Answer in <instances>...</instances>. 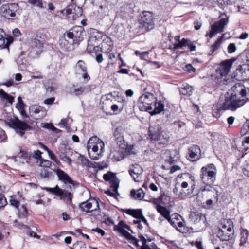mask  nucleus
I'll use <instances>...</instances> for the list:
<instances>
[{
    "label": "nucleus",
    "instance_id": "1",
    "mask_svg": "<svg viewBox=\"0 0 249 249\" xmlns=\"http://www.w3.org/2000/svg\"><path fill=\"white\" fill-rule=\"evenodd\" d=\"M244 86V85L241 83H237L231 87L228 92L225 102L219 107V110H231L234 111L243 106L246 103V99L238 97V94Z\"/></svg>",
    "mask_w": 249,
    "mask_h": 249
},
{
    "label": "nucleus",
    "instance_id": "2",
    "mask_svg": "<svg viewBox=\"0 0 249 249\" xmlns=\"http://www.w3.org/2000/svg\"><path fill=\"white\" fill-rule=\"evenodd\" d=\"M139 102V107L142 109L148 112L151 115L160 113L164 109V105L160 102L157 103L154 95L148 92L140 97Z\"/></svg>",
    "mask_w": 249,
    "mask_h": 249
},
{
    "label": "nucleus",
    "instance_id": "3",
    "mask_svg": "<svg viewBox=\"0 0 249 249\" xmlns=\"http://www.w3.org/2000/svg\"><path fill=\"white\" fill-rule=\"evenodd\" d=\"M83 31L81 27L74 28L71 31L66 32L64 34V36L59 39L60 48L64 51H70L72 43L79 44V42L83 40Z\"/></svg>",
    "mask_w": 249,
    "mask_h": 249
},
{
    "label": "nucleus",
    "instance_id": "4",
    "mask_svg": "<svg viewBox=\"0 0 249 249\" xmlns=\"http://www.w3.org/2000/svg\"><path fill=\"white\" fill-rule=\"evenodd\" d=\"M201 179L204 184L210 186L216 180L217 169L212 163L208 164L201 169Z\"/></svg>",
    "mask_w": 249,
    "mask_h": 249
},
{
    "label": "nucleus",
    "instance_id": "5",
    "mask_svg": "<svg viewBox=\"0 0 249 249\" xmlns=\"http://www.w3.org/2000/svg\"><path fill=\"white\" fill-rule=\"evenodd\" d=\"M148 135L152 141L162 140L163 144L167 143L169 138L167 134L161 130L160 126L157 124L150 125Z\"/></svg>",
    "mask_w": 249,
    "mask_h": 249
},
{
    "label": "nucleus",
    "instance_id": "6",
    "mask_svg": "<svg viewBox=\"0 0 249 249\" xmlns=\"http://www.w3.org/2000/svg\"><path fill=\"white\" fill-rule=\"evenodd\" d=\"M233 223L230 220H225L218 232V237L222 241H229L234 235Z\"/></svg>",
    "mask_w": 249,
    "mask_h": 249
},
{
    "label": "nucleus",
    "instance_id": "7",
    "mask_svg": "<svg viewBox=\"0 0 249 249\" xmlns=\"http://www.w3.org/2000/svg\"><path fill=\"white\" fill-rule=\"evenodd\" d=\"M87 149L89 150L91 149L92 151L96 153L100 149V153H97L95 156H91V159L94 160H97L99 159V155L104 151L105 145L103 141L99 139L97 136L91 137L88 141L87 143Z\"/></svg>",
    "mask_w": 249,
    "mask_h": 249
},
{
    "label": "nucleus",
    "instance_id": "8",
    "mask_svg": "<svg viewBox=\"0 0 249 249\" xmlns=\"http://www.w3.org/2000/svg\"><path fill=\"white\" fill-rule=\"evenodd\" d=\"M18 9L17 3H7L3 4L0 8L1 15L8 19H14L16 18V12Z\"/></svg>",
    "mask_w": 249,
    "mask_h": 249
},
{
    "label": "nucleus",
    "instance_id": "9",
    "mask_svg": "<svg viewBox=\"0 0 249 249\" xmlns=\"http://www.w3.org/2000/svg\"><path fill=\"white\" fill-rule=\"evenodd\" d=\"M6 124L12 128L15 129L20 136H23L26 130L31 129V127L27 123L18 118L6 122Z\"/></svg>",
    "mask_w": 249,
    "mask_h": 249
},
{
    "label": "nucleus",
    "instance_id": "10",
    "mask_svg": "<svg viewBox=\"0 0 249 249\" xmlns=\"http://www.w3.org/2000/svg\"><path fill=\"white\" fill-rule=\"evenodd\" d=\"M178 178H180L182 180H185V181H183L181 184H180V186L182 191L185 192H189V195H190L194 190V184L192 185L191 189H189V184H191L192 182L195 180L194 177L191 175L189 173H184L180 175H178Z\"/></svg>",
    "mask_w": 249,
    "mask_h": 249
},
{
    "label": "nucleus",
    "instance_id": "11",
    "mask_svg": "<svg viewBox=\"0 0 249 249\" xmlns=\"http://www.w3.org/2000/svg\"><path fill=\"white\" fill-rule=\"evenodd\" d=\"M75 76L79 78H90L88 73L86 63L82 60H78L74 67Z\"/></svg>",
    "mask_w": 249,
    "mask_h": 249
},
{
    "label": "nucleus",
    "instance_id": "12",
    "mask_svg": "<svg viewBox=\"0 0 249 249\" xmlns=\"http://www.w3.org/2000/svg\"><path fill=\"white\" fill-rule=\"evenodd\" d=\"M236 59L232 58L222 61L218 69L216 70L217 73L222 77H226L230 72V69Z\"/></svg>",
    "mask_w": 249,
    "mask_h": 249
},
{
    "label": "nucleus",
    "instance_id": "13",
    "mask_svg": "<svg viewBox=\"0 0 249 249\" xmlns=\"http://www.w3.org/2000/svg\"><path fill=\"white\" fill-rule=\"evenodd\" d=\"M228 22V18H222L218 21L212 25L211 30L209 33V36L212 38L218 33H221L224 31L225 25Z\"/></svg>",
    "mask_w": 249,
    "mask_h": 249
},
{
    "label": "nucleus",
    "instance_id": "14",
    "mask_svg": "<svg viewBox=\"0 0 249 249\" xmlns=\"http://www.w3.org/2000/svg\"><path fill=\"white\" fill-rule=\"evenodd\" d=\"M141 21L143 26L147 30H150L154 28V17L152 13L149 11L143 12Z\"/></svg>",
    "mask_w": 249,
    "mask_h": 249
},
{
    "label": "nucleus",
    "instance_id": "15",
    "mask_svg": "<svg viewBox=\"0 0 249 249\" xmlns=\"http://www.w3.org/2000/svg\"><path fill=\"white\" fill-rule=\"evenodd\" d=\"M129 173L135 182H140L142 180L143 169L138 164L131 165L129 168Z\"/></svg>",
    "mask_w": 249,
    "mask_h": 249
},
{
    "label": "nucleus",
    "instance_id": "16",
    "mask_svg": "<svg viewBox=\"0 0 249 249\" xmlns=\"http://www.w3.org/2000/svg\"><path fill=\"white\" fill-rule=\"evenodd\" d=\"M72 2L67 7L66 9L62 11V13L64 14V11H66L67 15L72 14L73 19H75L78 17L82 16L83 10L81 7L77 6L73 2Z\"/></svg>",
    "mask_w": 249,
    "mask_h": 249
},
{
    "label": "nucleus",
    "instance_id": "17",
    "mask_svg": "<svg viewBox=\"0 0 249 249\" xmlns=\"http://www.w3.org/2000/svg\"><path fill=\"white\" fill-rule=\"evenodd\" d=\"M39 38H40V36L37 35L36 37L32 38L30 42L33 51L37 54H40L42 52L44 44L43 41L39 40Z\"/></svg>",
    "mask_w": 249,
    "mask_h": 249
},
{
    "label": "nucleus",
    "instance_id": "18",
    "mask_svg": "<svg viewBox=\"0 0 249 249\" xmlns=\"http://www.w3.org/2000/svg\"><path fill=\"white\" fill-rule=\"evenodd\" d=\"M105 180L109 181L110 187L114 192H117L119 186V179L114 174L108 173L103 176Z\"/></svg>",
    "mask_w": 249,
    "mask_h": 249
},
{
    "label": "nucleus",
    "instance_id": "19",
    "mask_svg": "<svg viewBox=\"0 0 249 249\" xmlns=\"http://www.w3.org/2000/svg\"><path fill=\"white\" fill-rule=\"evenodd\" d=\"M249 78V67L247 65L243 64L239 65L236 68L235 72L233 73L231 78H236V77H246Z\"/></svg>",
    "mask_w": 249,
    "mask_h": 249
},
{
    "label": "nucleus",
    "instance_id": "20",
    "mask_svg": "<svg viewBox=\"0 0 249 249\" xmlns=\"http://www.w3.org/2000/svg\"><path fill=\"white\" fill-rule=\"evenodd\" d=\"M30 112L32 115L38 114L36 119L44 117L46 115V111L43 107L38 105H33L29 108Z\"/></svg>",
    "mask_w": 249,
    "mask_h": 249
},
{
    "label": "nucleus",
    "instance_id": "21",
    "mask_svg": "<svg viewBox=\"0 0 249 249\" xmlns=\"http://www.w3.org/2000/svg\"><path fill=\"white\" fill-rule=\"evenodd\" d=\"M55 173L57 175L59 179L65 184L69 183L70 184L74 185V181L71 179V177L61 169H58L55 171Z\"/></svg>",
    "mask_w": 249,
    "mask_h": 249
},
{
    "label": "nucleus",
    "instance_id": "22",
    "mask_svg": "<svg viewBox=\"0 0 249 249\" xmlns=\"http://www.w3.org/2000/svg\"><path fill=\"white\" fill-rule=\"evenodd\" d=\"M200 149L198 146L193 145L189 149V159L191 161H196L199 157Z\"/></svg>",
    "mask_w": 249,
    "mask_h": 249
},
{
    "label": "nucleus",
    "instance_id": "23",
    "mask_svg": "<svg viewBox=\"0 0 249 249\" xmlns=\"http://www.w3.org/2000/svg\"><path fill=\"white\" fill-rule=\"evenodd\" d=\"M125 149H112L110 152V156L114 161H120L124 158L125 156Z\"/></svg>",
    "mask_w": 249,
    "mask_h": 249
},
{
    "label": "nucleus",
    "instance_id": "24",
    "mask_svg": "<svg viewBox=\"0 0 249 249\" xmlns=\"http://www.w3.org/2000/svg\"><path fill=\"white\" fill-rule=\"evenodd\" d=\"M123 225L125 228H127L128 226L123 223L122 221L119 222V226H115L114 229L118 231L121 234H122L126 239L130 240L131 239H134V236H132L129 232L124 230L121 226Z\"/></svg>",
    "mask_w": 249,
    "mask_h": 249
},
{
    "label": "nucleus",
    "instance_id": "25",
    "mask_svg": "<svg viewBox=\"0 0 249 249\" xmlns=\"http://www.w3.org/2000/svg\"><path fill=\"white\" fill-rule=\"evenodd\" d=\"M189 220L194 224H197L201 221L204 222L205 220V217L196 212H191L189 214Z\"/></svg>",
    "mask_w": 249,
    "mask_h": 249
},
{
    "label": "nucleus",
    "instance_id": "26",
    "mask_svg": "<svg viewBox=\"0 0 249 249\" xmlns=\"http://www.w3.org/2000/svg\"><path fill=\"white\" fill-rule=\"evenodd\" d=\"M0 99L5 104L11 105L14 101V97L7 94L2 89H0Z\"/></svg>",
    "mask_w": 249,
    "mask_h": 249
},
{
    "label": "nucleus",
    "instance_id": "27",
    "mask_svg": "<svg viewBox=\"0 0 249 249\" xmlns=\"http://www.w3.org/2000/svg\"><path fill=\"white\" fill-rule=\"evenodd\" d=\"M96 200V199H90L86 202L81 203L80 208L83 211L88 212L92 205L95 206V202Z\"/></svg>",
    "mask_w": 249,
    "mask_h": 249
},
{
    "label": "nucleus",
    "instance_id": "28",
    "mask_svg": "<svg viewBox=\"0 0 249 249\" xmlns=\"http://www.w3.org/2000/svg\"><path fill=\"white\" fill-rule=\"evenodd\" d=\"M174 193L178 197H180L182 198L187 196L189 195V192H185L182 191L180 186V183L179 182H177L175 184V187L173 189Z\"/></svg>",
    "mask_w": 249,
    "mask_h": 249
},
{
    "label": "nucleus",
    "instance_id": "29",
    "mask_svg": "<svg viewBox=\"0 0 249 249\" xmlns=\"http://www.w3.org/2000/svg\"><path fill=\"white\" fill-rule=\"evenodd\" d=\"M180 93L185 96H190L192 94L193 88L187 83L182 84L179 88Z\"/></svg>",
    "mask_w": 249,
    "mask_h": 249
},
{
    "label": "nucleus",
    "instance_id": "30",
    "mask_svg": "<svg viewBox=\"0 0 249 249\" xmlns=\"http://www.w3.org/2000/svg\"><path fill=\"white\" fill-rule=\"evenodd\" d=\"M131 196L135 199L142 200L145 194L142 188H140L137 190H132L131 191Z\"/></svg>",
    "mask_w": 249,
    "mask_h": 249
},
{
    "label": "nucleus",
    "instance_id": "31",
    "mask_svg": "<svg viewBox=\"0 0 249 249\" xmlns=\"http://www.w3.org/2000/svg\"><path fill=\"white\" fill-rule=\"evenodd\" d=\"M249 232L247 230L242 229L240 232V240L239 246L242 247L247 243Z\"/></svg>",
    "mask_w": 249,
    "mask_h": 249
},
{
    "label": "nucleus",
    "instance_id": "32",
    "mask_svg": "<svg viewBox=\"0 0 249 249\" xmlns=\"http://www.w3.org/2000/svg\"><path fill=\"white\" fill-rule=\"evenodd\" d=\"M156 209L165 219H167L170 216V212L165 207L160 205H157L156 206Z\"/></svg>",
    "mask_w": 249,
    "mask_h": 249
},
{
    "label": "nucleus",
    "instance_id": "33",
    "mask_svg": "<svg viewBox=\"0 0 249 249\" xmlns=\"http://www.w3.org/2000/svg\"><path fill=\"white\" fill-rule=\"evenodd\" d=\"M125 213L127 214L132 215L134 217L137 219H139L142 214V212L140 209H127L125 211Z\"/></svg>",
    "mask_w": 249,
    "mask_h": 249
},
{
    "label": "nucleus",
    "instance_id": "34",
    "mask_svg": "<svg viewBox=\"0 0 249 249\" xmlns=\"http://www.w3.org/2000/svg\"><path fill=\"white\" fill-rule=\"evenodd\" d=\"M95 206L92 205L88 212L91 213L92 215L96 216L100 214V209L99 202L97 200L95 201Z\"/></svg>",
    "mask_w": 249,
    "mask_h": 249
},
{
    "label": "nucleus",
    "instance_id": "35",
    "mask_svg": "<svg viewBox=\"0 0 249 249\" xmlns=\"http://www.w3.org/2000/svg\"><path fill=\"white\" fill-rule=\"evenodd\" d=\"M2 33H3L2 29H0V47H8L9 44L12 42V38H9L7 39V43H5V39L2 34Z\"/></svg>",
    "mask_w": 249,
    "mask_h": 249
},
{
    "label": "nucleus",
    "instance_id": "36",
    "mask_svg": "<svg viewBox=\"0 0 249 249\" xmlns=\"http://www.w3.org/2000/svg\"><path fill=\"white\" fill-rule=\"evenodd\" d=\"M153 84L149 80H144L141 85L142 89L143 91L151 90Z\"/></svg>",
    "mask_w": 249,
    "mask_h": 249
},
{
    "label": "nucleus",
    "instance_id": "37",
    "mask_svg": "<svg viewBox=\"0 0 249 249\" xmlns=\"http://www.w3.org/2000/svg\"><path fill=\"white\" fill-rule=\"evenodd\" d=\"M18 102L16 104V108L20 111L21 114L23 115L25 113L24 104L22 100L21 97H18Z\"/></svg>",
    "mask_w": 249,
    "mask_h": 249
},
{
    "label": "nucleus",
    "instance_id": "38",
    "mask_svg": "<svg viewBox=\"0 0 249 249\" xmlns=\"http://www.w3.org/2000/svg\"><path fill=\"white\" fill-rule=\"evenodd\" d=\"M249 93V88L246 87L245 86L242 88V89H240V91H239L238 94V97H240L241 99H246V101H247V94Z\"/></svg>",
    "mask_w": 249,
    "mask_h": 249
},
{
    "label": "nucleus",
    "instance_id": "39",
    "mask_svg": "<svg viewBox=\"0 0 249 249\" xmlns=\"http://www.w3.org/2000/svg\"><path fill=\"white\" fill-rule=\"evenodd\" d=\"M44 190L55 194L57 196H61L63 194L62 190L60 189L57 185H56L54 188L45 187L44 188Z\"/></svg>",
    "mask_w": 249,
    "mask_h": 249
},
{
    "label": "nucleus",
    "instance_id": "40",
    "mask_svg": "<svg viewBox=\"0 0 249 249\" xmlns=\"http://www.w3.org/2000/svg\"><path fill=\"white\" fill-rule=\"evenodd\" d=\"M72 122V119L70 117H67L66 118L61 119L60 122L59 123L58 125L60 126L61 127H66V128H68V125L71 124Z\"/></svg>",
    "mask_w": 249,
    "mask_h": 249
},
{
    "label": "nucleus",
    "instance_id": "41",
    "mask_svg": "<svg viewBox=\"0 0 249 249\" xmlns=\"http://www.w3.org/2000/svg\"><path fill=\"white\" fill-rule=\"evenodd\" d=\"M84 91V89L82 87H77L74 85L71 88V92L76 96H78L82 94Z\"/></svg>",
    "mask_w": 249,
    "mask_h": 249
},
{
    "label": "nucleus",
    "instance_id": "42",
    "mask_svg": "<svg viewBox=\"0 0 249 249\" xmlns=\"http://www.w3.org/2000/svg\"><path fill=\"white\" fill-rule=\"evenodd\" d=\"M222 38L220 37L211 46V51L209 52L210 54H212L215 50H216L220 46Z\"/></svg>",
    "mask_w": 249,
    "mask_h": 249
},
{
    "label": "nucleus",
    "instance_id": "43",
    "mask_svg": "<svg viewBox=\"0 0 249 249\" xmlns=\"http://www.w3.org/2000/svg\"><path fill=\"white\" fill-rule=\"evenodd\" d=\"M236 0H217V2L221 8H224L226 5H232Z\"/></svg>",
    "mask_w": 249,
    "mask_h": 249
},
{
    "label": "nucleus",
    "instance_id": "44",
    "mask_svg": "<svg viewBox=\"0 0 249 249\" xmlns=\"http://www.w3.org/2000/svg\"><path fill=\"white\" fill-rule=\"evenodd\" d=\"M115 141H116V144L118 147L121 149H125L126 148V145L124 139V137H120V138H118L117 140Z\"/></svg>",
    "mask_w": 249,
    "mask_h": 249
},
{
    "label": "nucleus",
    "instance_id": "45",
    "mask_svg": "<svg viewBox=\"0 0 249 249\" xmlns=\"http://www.w3.org/2000/svg\"><path fill=\"white\" fill-rule=\"evenodd\" d=\"M63 194L61 196H59L61 197V198H67L68 201L70 203H71L72 198V195L71 193L68 192L67 191L63 190Z\"/></svg>",
    "mask_w": 249,
    "mask_h": 249
},
{
    "label": "nucleus",
    "instance_id": "46",
    "mask_svg": "<svg viewBox=\"0 0 249 249\" xmlns=\"http://www.w3.org/2000/svg\"><path fill=\"white\" fill-rule=\"evenodd\" d=\"M42 127L46 128L47 129H51L53 132H55L56 133H58L60 131V130L56 128H55L53 125L51 123H44L42 124Z\"/></svg>",
    "mask_w": 249,
    "mask_h": 249
},
{
    "label": "nucleus",
    "instance_id": "47",
    "mask_svg": "<svg viewBox=\"0 0 249 249\" xmlns=\"http://www.w3.org/2000/svg\"><path fill=\"white\" fill-rule=\"evenodd\" d=\"M85 244L82 241H78L73 245V248L71 249H86Z\"/></svg>",
    "mask_w": 249,
    "mask_h": 249
},
{
    "label": "nucleus",
    "instance_id": "48",
    "mask_svg": "<svg viewBox=\"0 0 249 249\" xmlns=\"http://www.w3.org/2000/svg\"><path fill=\"white\" fill-rule=\"evenodd\" d=\"M111 110L115 112V114H117L118 113H120L123 109V106H119L116 104H113L111 107Z\"/></svg>",
    "mask_w": 249,
    "mask_h": 249
},
{
    "label": "nucleus",
    "instance_id": "49",
    "mask_svg": "<svg viewBox=\"0 0 249 249\" xmlns=\"http://www.w3.org/2000/svg\"><path fill=\"white\" fill-rule=\"evenodd\" d=\"M113 137L114 140H116L118 138H120V137H123V136L122 135V133H121V129L119 128H116L114 130L113 133Z\"/></svg>",
    "mask_w": 249,
    "mask_h": 249
},
{
    "label": "nucleus",
    "instance_id": "50",
    "mask_svg": "<svg viewBox=\"0 0 249 249\" xmlns=\"http://www.w3.org/2000/svg\"><path fill=\"white\" fill-rule=\"evenodd\" d=\"M29 3L39 8H43L41 0H28Z\"/></svg>",
    "mask_w": 249,
    "mask_h": 249
},
{
    "label": "nucleus",
    "instance_id": "51",
    "mask_svg": "<svg viewBox=\"0 0 249 249\" xmlns=\"http://www.w3.org/2000/svg\"><path fill=\"white\" fill-rule=\"evenodd\" d=\"M223 243L222 248L223 249H231L233 247V243L232 241H225Z\"/></svg>",
    "mask_w": 249,
    "mask_h": 249
},
{
    "label": "nucleus",
    "instance_id": "52",
    "mask_svg": "<svg viewBox=\"0 0 249 249\" xmlns=\"http://www.w3.org/2000/svg\"><path fill=\"white\" fill-rule=\"evenodd\" d=\"M7 203V200L2 194H0V208L5 207Z\"/></svg>",
    "mask_w": 249,
    "mask_h": 249
},
{
    "label": "nucleus",
    "instance_id": "53",
    "mask_svg": "<svg viewBox=\"0 0 249 249\" xmlns=\"http://www.w3.org/2000/svg\"><path fill=\"white\" fill-rule=\"evenodd\" d=\"M19 212H20V214H19L20 217H25L28 215L27 210L26 208L23 205L20 208Z\"/></svg>",
    "mask_w": 249,
    "mask_h": 249
},
{
    "label": "nucleus",
    "instance_id": "54",
    "mask_svg": "<svg viewBox=\"0 0 249 249\" xmlns=\"http://www.w3.org/2000/svg\"><path fill=\"white\" fill-rule=\"evenodd\" d=\"M52 165V162L47 160H41L40 166L43 167L49 168Z\"/></svg>",
    "mask_w": 249,
    "mask_h": 249
},
{
    "label": "nucleus",
    "instance_id": "55",
    "mask_svg": "<svg viewBox=\"0 0 249 249\" xmlns=\"http://www.w3.org/2000/svg\"><path fill=\"white\" fill-rule=\"evenodd\" d=\"M236 50V47L234 43H230L228 46V52L229 53H231Z\"/></svg>",
    "mask_w": 249,
    "mask_h": 249
},
{
    "label": "nucleus",
    "instance_id": "56",
    "mask_svg": "<svg viewBox=\"0 0 249 249\" xmlns=\"http://www.w3.org/2000/svg\"><path fill=\"white\" fill-rule=\"evenodd\" d=\"M40 176L43 178H49L50 175L49 171L45 169H42L40 173Z\"/></svg>",
    "mask_w": 249,
    "mask_h": 249
},
{
    "label": "nucleus",
    "instance_id": "57",
    "mask_svg": "<svg viewBox=\"0 0 249 249\" xmlns=\"http://www.w3.org/2000/svg\"><path fill=\"white\" fill-rule=\"evenodd\" d=\"M184 69L189 72H195L196 71V69L190 64L186 65Z\"/></svg>",
    "mask_w": 249,
    "mask_h": 249
},
{
    "label": "nucleus",
    "instance_id": "58",
    "mask_svg": "<svg viewBox=\"0 0 249 249\" xmlns=\"http://www.w3.org/2000/svg\"><path fill=\"white\" fill-rule=\"evenodd\" d=\"M167 220L171 224V225L173 226V227L177 228V223L178 221L177 219H174L173 218H171L170 216Z\"/></svg>",
    "mask_w": 249,
    "mask_h": 249
},
{
    "label": "nucleus",
    "instance_id": "59",
    "mask_svg": "<svg viewBox=\"0 0 249 249\" xmlns=\"http://www.w3.org/2000/svg\"><path fill=\"white\" fill-rule=\"evenodd\" d=\"M6 139V136L5 132L2 129L0 130V142H4Z\"/></svg>",
    "mask_w": 249,
    "mask_h": 249
},
{
    "label": "nucleus",
    "instance_id": "60",
    "mask_svg": "<svg viewBox=\"0 0 249 249\" xmlns=\"http://www.w3.org/2000/svg\"><path fill=\"white\" fill-rule=\"evenodd\" d=\"M50 158L53 160L57 164H60V162L59 160L56 158L55 155L52 152L49 155Z\"/></svg>",
    "mask_w": 249,
    "mask_h": 249
},
{
    "label": "nucleus",
    "instance_id": "61",
    "mask_svg": "<svg viewBox=\"0 0 249 249\" xmlns=\"http://www.w3.org/2000/svg\"><path fill=\"white\" fill-rule=\"evenodd\" d=\"M194 24V28L196 30H199L202 26V22L198 20L195 21Z\"/></svg>",
    "mask_w": 249,
    "mask_h": 249
},
{
    "label": "nucleus",
    "instance_id": "62",
    "mask_svg": "<svg viewBox=\"0 0 249 249\" xmlns=\"http://www.w3.org/2000/svg\"><path fill=\"white\" fill-rule=\"evenodd\" d=\"M182 48L187 46L188 43H190V40L186 38H182L180 41Z\"/></svg>",
    "mask_w": 249,
    "mask_h": 249
},
{
    "label": "nucleus",
    "instance_id": "63",
    "mask_svg": "<svg viewBox=\"0 0 249 249\" xmlns=\"http://www.w3.org/2000/svg\"><path fill=\"white\" fill-rule=\"evenodd\" d=\"M42 154V152L38 150H35L34 151V157L35 159H40L41 158V155Z\"/></svg>",
    "mask_w": 249,
    "mask_h": 249
},
{
    "label": "nucleus",
    "instance_id": "64",
    "mask_svg": "<svg viewBox=\"0 0 249 249\" xmlns=\"http://www.w3.org/2000/svg\"><path fill=\"white\" fill-rule=\"evenodd\" d=\"M174 125L178 128H181L185 125V123L182 121H177L174 123Z\"/></svg>",
    "mask_w": 249,
    "mask_h": 249
}]
</instances>
